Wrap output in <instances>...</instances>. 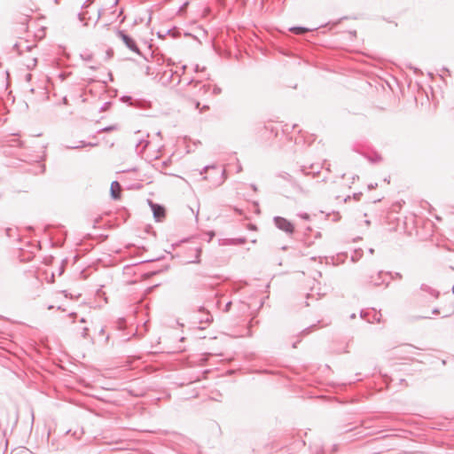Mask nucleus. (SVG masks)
Wrapping results in <instances>:
<instances>
[{
    "label": "nucleus",
    "mask_w": 454,
    "mask_h": 454,
    "mask_svg": "<svg viewBox=\"0 0 454 454\" xmlns=\"http://www.w3.org/2000/svg\"><path fill=\"white\" fill-rule=\"evenodd\" d=\"M150 206H151V208L153 210L154 218L158 222L162 221L165 218V216H166V210H165V208L162 206L158 205V204H154L153 202H150Z\"/></svg>",
    "instance_id": "1"
},
{
    "label": "nucleus",
    "mask_w": 454,
    "mask_h": 454,
    "mask_svg": "<svg viewBox=\"0 0 454 454\" xmlns=\"http://www.w3.org/2000/svg\"><path fill=\"white\" fill-rule=\"evenodd\" d=\"M275 222L279 229L286 232H292L294 230L293 224L285 218L278 217L276 218Z\"/></svg>",
    "instance_id": "2"
},
{
    "label": "nucleus",
    "mask_w": 454,
    "mask_h": 454,
    "mask_svg": "<svg viewBox=\"0 0 454 454\" xmlns=\"http://www.w3.org/2000/svg\"><path fill=\"white\" fill-rule=\"evenodd\" d=\"M119 35L122 39V41L124 42V43L127 45L128 48H129L133 51H136V52L138 51L137 44L133 39H131L129 36L123 34L122 32H120Z\"/></svg>",
    "instance_id": "3"
},
{
    "label": "nucleus",
    "mask_w": 454,
    "mask_h": 454,
    "mask_svg": "<svg viewBox=\"0 0 454 454\" xmlns=\"http://www.w3.org/2000/svg\"><path fill=\"white\" fill-rule=\"evenodd\" d=\"M110 192H111V196L114 200H119L121 198V187L117 181L112 182L111 186H110Z\"/></svg>",
    "instance_id": "4"
},
{
    "label": "nucleus",
    "mask_w": 454,
    "mask_h": 454,
    "mask_svg": "<svg viewBox=\"0 0 454 454\" xmlns=\"http://www.w3.org/2000/svg\"><path fill=\"white\" fill-rule=\"evenodd\" d=\"M291 31L294 32L295 34H303V33L309 31V29L304 28V27H293V28H291Z\"/></svg>",
    "instance_id": "5"
},
{
    "label": "nucleus",
    "mask_w": 454,
    "mask_h": 454,
    "mask_svg": "<svg viewBox=\"0 0 454 454\" xmlns=\"http://www.w3.org/2000/svg\"><path fill=\"white\" fill-rule=\"evenodd\" d=\"M265 129H267V130H268V129H270V131H272V127H271V126H270H270H267V127H265Z\"/></svg>",
    "instance_id": "6"
}]
</instances>
